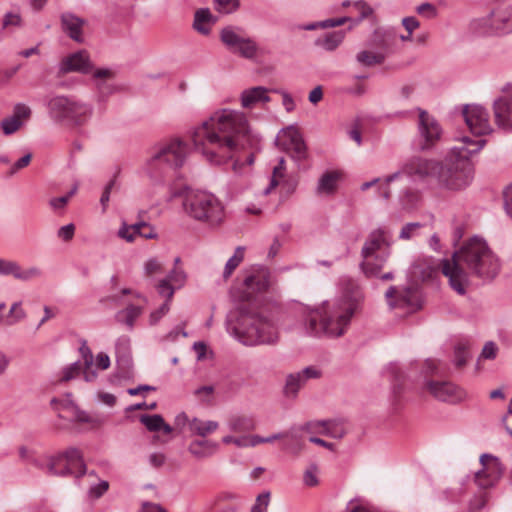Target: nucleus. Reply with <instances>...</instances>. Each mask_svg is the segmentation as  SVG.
<instances>
[{
  "label": "nucleus",
  "instance_id": "obj_1",
  "mask_svg": "<svg viewBox=\"0 0 512 512\" xmlns=\"http://www.w3.org/2000/svg\"><path fill=\"white\" fill-rule=\"evenodd\" d=\"M486 144L484 139L477 141L469 137L461 139V145L453 147L443 162L413 156L407 159L396 172L386 176L378 187L379 195L385 200L391 196L390 184L403 176L413 180L433 177L438 184L450 190H460L473 179V164L470 156L478 153Z\"/></svg>",
  "mask_w": 512,
  "mask_h": 512
},
{
  "label": "nucleus",
  "instance_id": "obj_2",
  "mask_svg": "<svg viewBox=\"0 0 512 512\" xmlns=\"http://www.w3.org/2000/svg\"><path fill=\"white\" fill-rule=\"evenodd\" d=\"M190 138L195 151L215 165L228 162L252 143L246 116L232 109L215 111L191 131Z\"/></svg>",
  "mask_w": 512,
  "mask_h": 512
},
{
  "label": "nucleus",
  "instance_id": "obj_3",
  "mask_svg": "<svg viewBox=\"0 0 512 512\" xmlns=\"http://www.w3.org/2000/svg\"><path fill=\"white\" fill-rule=\"evenodd\" d=\"M499 258L487 243L478 237L471 238L452 259L442 261V273L449 279L450 286L458 294L464 295L468 285V270L482 279H493L500 271Z\"/></svg>",
  "mask_w": 512,
  "mask_h": 512
},
{
  "label": "nucleus",
  "instance_id": "obj_4",
  "mask_svg": "<svg viewBox=\"0 0 512 512\" xmlns=\"http://www.w3.org/2000/svg\"><path fill=\"white\" fill-rule=\"evenodd\" d=\"M357 307L355 296L344 295L316 308L305 309L301 320L303 330L310 336L339 338L346 333Z\"/></svg>",
  "mask_w": 512,
  "mask_h": 512
},
{
  "label": "nucleus",
  "instance_id": "obj_5",
  "mask_svg": "<svg viewBox=\"0 0 512 512\" xmlns=\"http://www.w3.org/2000/svg\"><path fill=\"white\" fill-rule=\"evenodd\" d=\"M228 330L247 346L273 345L279 340L275 320L265 311L250 305H241L235 317L228 321Z\"/></svg>",
  "mask_w": 512,
  "mask_h": 512
},
{
  "label": "nucleus",
  "instance_id": "obj_6",
  "mask_svg": "<svg viewBox=\"0 0 512 512\" xmlns=\"http://www.w3.org/2000/svg\"><path fill=\"white\" fill-rule=\"evenodd\" d=\"M392 233L387 228L372 230L361 249L360 269L366 277H377L391 255Z\"/></svg>",
  "mask_w": 512,
  "mask_h": 512
},
{
  "label": "nucleus",
  "instance_id": "obj_7",
  "mask_svg": "<svg viewBox=\"0 0 512 512\" xmlns=\"http://www.w3.org/2000/svg\"><path fill=\"white\" fill-rule=\"evenodd\" d=\"M183 209L190 218L211 227L219 226L225 218L224 205L207 191L188 192L183 201Z\"/></svg>",
  "mask_w": 512,
  "mask_h": 512
},
{
  "label": "nucleus",
  "instance_id": "obj_8",
  "mask_svg": "<svg viewBox=\"0 0 512 512\" xmlns=\"http://www.w3.org/2000/svg\"><path fill=\"white\" fill-rule=\"evenodd\" d=\"M273 285L270 269L263 265H252L241 271L233 286V297L240 302L256 301Z\"/></svg>",
  "mask_w": 512,
  "mask_h": 512
},
{
  "label": "nucleus",
  "instance_id": "obj_9",
  "mask_svg": "<svg viewBox=\"0 0 512 512\" xmlns=\"http://www.w3.org/2000/svg\"><path fill=\"white\" fill-rule=\"evenodd\" d=\"M47 108L50 118L55 122L73 127L87 123L93 113L91 105L63 95L52 97L47 103Z\"/></svg>",
  "mask_w": 512,
  "mask_h": 512
},
{
  "label": "nucleus",
  "instance_id": "obj_10",
  "mask_svg": "<svg viewBox=\"0 0 512 512\" xmlns=\"http://www.w3.org/2000/svg\"><path fill=\"white\" fill-rule=\"evenodd\" d=\"M469 30L476 36L512 34V6H496L489 14L473 19L469 24Z\"/></svg>",
  "mask_w": 512,
  "mask_h": 512
},
{
  "label": "nucleus",
  "instance_id": "obj_11",
  "mask_svg": "<svg viewBox=\"0 0 512 512\" xmlns=\"http://www.w3.org/2000/svg\"><path fill=\"white\" fill-rule=\"evenodd\" d=\"M188 147L180 138H173L155 145L147 160L150 172L159 168L175 170L180 168L186 159Z\"/></svg>",
  "mask_w": 512,
  "mask_h": 512
},
{
  "label": "nucleus",
  "instance_id": "obj_12",
  "mask_svg": "<svg viewBox=\"0 0 512 512\" xmlns=\"http://www.w3.org/2000/svg\"><path fill=\"white\" fill-rule=\"evenodd\" d=\"M46 471L55 476L72 475L80 478L87 474L89 477H96L94 471L86 472L83 455L77 448H69L65 452L50 456L47 459Z\"/></svg>",
  "mask_w": 512,
  "mask_h": 512
},
{
  "label": "nucleus",
  "instance_id": "obj_13",
  "mask_svg": "<svg viewBox=\"0 0 512 512\" xmlns=\"http://www.w3.org/2000/svg\"><path fill=\"white\" fill-rule=\"evenodd\" d=\"M219 36L223 45L231 53L248 60L257 57L259 51L257 42L246 36L240 27L226 26L221 29Z\"/></svg>",
  "mask_w": 512,
  "mask_h": 512
},
{
  "label": "nucleus",
  "instance_id": "obj_14",
  "mask_svg": "<svg viewBox=\"0 0 512 512\" xmlns=\"http://www.w3.org/2000/svg\"><path fill=\"white\" fill-rule=\"evenodd\" d=\"M418 111L416 144L420 151H427L440 141L443 130L434 116L422 109Z\"/></svg>",
  "mask_w": 512,
  "mask_h": 512
},
{
  "label": "nucleus",
  "instance_id": "obj_15",
  "mask_svg": "<svg viewBox=\"0 0 512 512\" xmlns=\"http://www.w3.org/2000/svg\"><path fill=\"white\" fill-rule=\"evenodd\" d=\"M385 299L391 309H403L415 312L422 307L419 290L411 286H390L385 292Z\"/></svg>",
  "mask_w": 512,
  "mask_h": 512
},
{
  "label": "nucleus",
  "instance_id": "obj_16",
  "mask_svg": "<svg viewBox=\"0 0 512 512\" xmlns=\"http://www.w3.org/2000/svg\"><path fill=\"white\" fill-rule=\"evenodd\" d=\"M395 35L391 32L376 31L374 34V43L380 47L383 52H371L363 50L357 53L356 60L363 66H373L382 64L386 58L387 53L391 50V42L394 40Z\"/></svg>",
  "mask_w": 512,
  "mask_h": 512
},
{
  "label": "nucleus",
  "instance_id": "obj_17",
  "mask_svg": "<svg viewBox=\"0 0 512 512\" xmlns=\"http://www.w3.org/2000/svg\"><path fill=\"white\" fill-rule=\"evenodd\" d=\"M482 469L475 475L476 483L481 488L492 487L501 477L503 466L500 460L491 454H482L480 456Z\"/></svg>",
  "mask_w": 512,
  "mask_h": 512
},
{
  "label": "nucleus",
  "instance_id": "obj_18",
  "mask_svg": "<svg viewBox=\"0 0 512 512\" xmlns=\"http://www.w3.org/2000/svg\"><path fill=\"white\" fill-rule=\"evenodd\" d=\"M463 117L474 135L482 136L492 131L489 123V114L480 105H466L463 109Z\"/></svg>",
  "mask_w": 512,
  "mask_h": 512
},
{
  "label": "nucleus",
  "instance_id": "obj_19",
  "mask_svg": "<svg viewBox=\"0 0 512 512\" xmlns=\"http://www.w3.org/2000/svg\"><path fill=\"white\" fill-rule=\"evenodd\" d=\"M426 388L435 399L442 402L455 404L465 398V392L450 381H428Z\"/></svg>",
  "mask_w": 512,
  "mask_h": 512
},
{
  "label": "nucleus",
  "instance_id": "obj_20",
  "mask_svg": "<svg viewBox=\"0 0 512 512\" xmlns=\"http://www.w3.org/2000/svg\"><path fill=\"white\" fill-rule=\"evenodd\" d=\"M0 275L13 276L16 280L28 282L42 277L43 271L37 266L22 268L17 261L0 258Z\"/></svg>",
  "mask_w": 512,
  "mask_h": 512
},
{
  "label": "nucleus",
  "instance_id": "obj_21",
  "mask_svg": "<svg viewBox=\"0 0 512 512\" xmlns=\"http://www.w3.org/2000/svg\"><path fill=\"white\" fill-rule=\"evenodd\" d=\"M93 71V63L86 50L74 52L62 59L59 65V74L65 75L71 72L89 74Z\"/></svg>",
  "mask_w": 512,
  "mask_h": 512
},
{
  "label": "nucleus",
  "instance_id": "obj_22",
  "mask_svg": "<svg viewBox=\"0 0 512 512\" xmlns=\"http://www.w3.org/2000/svg\"><path fill=\"white\" fill-rule=\"evenodd\" d=\"M186 282V274L181 268L175 267L169 274L161 279L156 286L159 295L172 300L176 289H180Z\"/></svg>",
  "mask_w": 512,
  "mask_h": 512
},
{
  "label": "nucleus",
  "instance_id": "obj_23",
  "mask_svg": "<svg viewBox=\"0 0 512 512\" xmlns=\"http://www.w3.org/2000/svg\"><path fill=\"white\" fill-rule=\"evenodd\" d=\"M31 115V109L23 104L18 103L14 106L13 115L4 118L0 126L5 135H11L18 131L20 127L23 125V122L29 119Z\"/></svg>",
  "mask_w": 512,
  "mask_h": 512
},
{
  "label": "nucleus",
  "instance_id": "obj_24",
  "mask_svg": "<svg viewBox=\"0 0 512 512\" xmlns=\"http://www.w3.org/2000/svg\"><path fill=\"white\" fill-rule=\"evenodd\" d=\"M269 90L263 86H256L242 91L240 100L241 106L246 109L255 107L260 103L270 101Z\"/></svg>",
  "mask_w": 512,
  "mask_h": 512
},
{
  "label": "nucleus",
  "instance_id": "obj_25",
  "mask_svg": "<svg viewBox=\"0 0 512 512\" xmlns=\"http://www.w3.org/2000/svg\"><path fill=\"white\" fill-rule=\"evenodd\" d=\"M219 449V444L208 439L193 440L188 447V451L196 458L203 459L214 455Z\"/></svg>",
  "mask_w": 512,
  "mask_h": 512
},
{
  "label": "nucleus",
  "instance_id": "obj_26",
  "mask_svg": "<svg viewBox=\"0 0 512 512\" xmlns=\"http://www.w3.org/2000/svg\"><path fill=\"white\" fill-rule=\"evenodd\" d=\"M61 23L63 30L69 35V37L76 42H82V26L84 21L79 17L71 14L64 13L61 16Z\"/></svg>",
  "mask_w": 512,
  "mask_h": 512
},
{
  "label": "nucleus",
  "instance_id": "obj_27",
  "mask_svg": "<svg viewBox=\"0 0 512 512\" xmlns=\"http://www.w3.org/2000/svg\"><path fill=\"white\" fill-rule=\"evenodd\" d=\"M306 431L302 429V425L293 426L286 431V438L290 440L285 449L291 454L298 456L305 448Z\"/></svg>",
  "mask_w": 512,
  "mask_h": 512
},
{
  "label": "nucleus",
  "instance_id": "obj_28",
  "mask_svg": "<svg viewBox=\"0 0 512 512\" xmlns=\"http://www.w3.org/2000/svg\"><path fill=\"white\" fill-rule=\"evenodd\" d=\"M215 23L216 18L208 8H200L194 14L193 28L202 35L210 34Z\"/></svg>",
  "mask_w": 512,
  "mask_h": 512
},
{
  "label": "nucleus",
  "instance_id": "obj_29",
  "mask_svg": "<svg viewBox=\"0 0 512 512\" xmlns=\"http://www.w3.org/2000/svg\"><path fill=\"white\" fill-rule=\"evenodd\" d=\"M227 426L231 432L243 433L253 431L256 428V423L251 416L234 414L228 418Z\"/></svg>",
  "mask_w": 512,
  "mask_h": 512
},
{
  "label": "nucleus",
  "instance_id": "obj_30",
  "mask_svg": "<svg viewBox=\"0 0 512 512\" xmlns=\"http://www.w3.org/2000/svg\"><path fill=\"white\" fill-rule=\"evenodd\" d=\"M218 428L219 423L217 421H204L196 417L189 421L190 433L202 438L214 433Z\"/></svg>",
  "mask_w": 512,
  "mask_h": 512
},
{
  "label": "nucleus",
  "instance_id": "obj_31",
  "mask_svg": "<svg viewBox=\"0 0 512 512\" xmlns=\"http://www.w3.org/2000/svg\"><path fill=\"white\" fill-rule=\"evenodd\" d=\"M344 38V30L328 32L318 37L315 41V45L326 51H334L343 42Z\"/></svg>",
  "mask_w": 512,
  "mask_h": 512
},
{
  "label": "nucleus",
  "instance_id": "obj_32",
  "mask_svg": "<svg viewBox=\"0 0 512 512\" xmlns=\"http://www.w3.org/2000/svg\"><path fill=\"white\" fill-rule=\"evenodd\" d=\"M340 178V173L337 171H328L324 173L317 185V194L319 195H330L337 189V183Z\"/></svg>",
  "mask_w": 512,
  "mask_h": 512
},
{
  "label": "nucleus",
  "instance_id": "obj_33",
  "mask_svg": "<svg viewBox=\"0 0 512 512\" xmlns=\"http://www.w3.org/2000/svg\"><path fill=\"white\" fill-rule=\"evenodd\" d=\"M140 421L151 432L163 431L165 434L172 432V427L165 423L163 417L159 414L142 415Z\"/></svg>",
  "mask_w": 512,
  "mask_h": 512
},
{
  "label": "nucleus",
  "instance_id": "obj_34",
  "mask_svg": "<svg viewBox=\"0 0 512 512\" xmlns=\"http://www.w3.org/2000/svg\"><path fill=\"white\" fill-rule=\"evenodd\" d=\"M434 273L435 268L427 259L416 260L410 268V274L416 280L424 281L431 278Z\"/></svg>",
  "mask_w": 512,
  "mask_h": 512
},
{
  "label": "nucleus",
  "instance_id": "obj_35",
  "mask_svg": "<svg viewBox=\"0 0 512 512\" xmlns=\"http://www.w3.org/2000/svg\"><path fill=\"white\" fill-rule=\"evenodd\" d=\"M301 136L300 131L295 126H288L279 131L276 137V145L286 151Z\"/></svg>",
  "mask_w": 512,
  "mask_h": 512
},
{
  "label": "nucleus",
  "instance_id": "obj_36",
  "mask_svg": "<svg viewBox=\"0 0 512 512\" xmlns=\"http://www.w3.org/2000/svg\"><path fill=\"white\" fill-rule=\"evenodd\" d=\"M51 404H59V407H56V409L68 411L71 413L73 420L78 422L87 423L90 421L89 415L80 410L73 402H59L57 399H52Z\"/></svg>",
  "mask_w": 512,
  "mask_h": 512
},
{
  "label": "nucleus",
  "instance_id": "obj_37",
  "mask_svg": "<svg viewBox=\"0 0 512 512\" xmlns=\"http://www.w3.org/2000/svg\"><path fill=\"white\" fill-rule=\"evenodd\" d=\"M306 380L300 371L289 374L286 379L285 393L288 396H296L298 391L306 384Z\"/></svg>",
  "mask_w": 512,
  "mask_h": 512
},
{
  "label": "nucleus",
  "instance_id": "obj_38",
  "mask_svg": "<svg viewBox=\"0 0 512 512\" xmlns=\"http://www.w3.org/2000/svg\"><path fill=\"white\" fill-rule=\"evenodd\" d=\"M143 309L139 306L128 305L124 310L117 313L119 321H123L129 328H133L135 320L142 314Z\"/></svg>",
  "mask_w": 512,
  "mask_h": 512
},
{
  "label": "nucleus",
  "instance_id": "obj_39",
  "mask_svg": "<svg viewBox=\"0 0 512 512\" xmlns=\"http://www.w3.org/2000/svg\"><path fill=\"white\" fill-rule=\"evenodd\" d=\"M244 254H245V248L242 246H238L234 254L228 259L226 262L224 272H223V278L228 279L234 270L241 264V262L244 260Z\"/></svg>",
  "mask_w": 512,
  "mask_h": 512
},
{
  "label": "nucleus",
  "instance_id": "obj_40",
  "mask_svg": "<svg viewBox=\"0 0 512 512\" xmlns=\"http://www.w3.org/2000/svg\"><path fill=\"white\" fill-rule=\"evenodd\" d=\"M287 153L291 155V157L297 161L301 162L307 158V147L303 140L302 135L298 137V139L286 150Z\"/></svg>",
  "mask_w": 512,
  "mask_h": 512
},
{
  "label": "nucleus",
  "instance_id": "obj_41",
  "mask_svg": "<svg viewBox=\"0 0 512 512\" xmlns=\"http://www.w3.org/2000/svg\"><path fill=\"white\" fill-rule=\"evenodd\" d=\"M133 231L137 232V236L145 239H156L158 237L155 228L151 224L142 220L133 224Z\"/></svg>",
  "mask_w": 512,
  "mask_h": 512
},
{
  "label": "nucleus",
  "instance_id": "obj_42",
  "mask_svg": "<svg viewBox=\"0 0 512 512\" xmlns=\"http://www.w3.org/2000/svg\"><path fill=\"white\" fill-rule=\"evenodd\" d=\"M285 170V160L283 157L279 159V163L273 169V175L271 177L268 187L263 190L264 195H268L278 185V178H282Z\"/></svg>",
  "mask_w": 512,
  "mask_h": 512
},
{
  "label": "nucleus",
  "instance_id": "obj_43",
  "mask_svg": "<svg viewBox=\"0 0 512 512\" xmlns=\"http://www.w3.org/2000/svg\"><path fill=\"white\" fill-rule=\"evenodd\" d=\"M326 425L327 421H310L302 425V429H304L308 435V438L310 436H317V435H324L326 431Z\"/></svg>",
  "mask_w": 512,
  "mask_h": 512
},
{
  "label": "nucleus",
  "instance_id": "obj_44",
  "mask_svg": "<svg viewBox=\"0 0 512 512\" xmlns=\"http://www.w3.org/2000/svg\"><path fill=\"white\" fill-rule=\"evenodd\" d=\"M82 364L80 361H76L66 367L62 370V377L60 378V381L67 382L70 381L82 373Z\"/></svg>",
  "mask_w": 512,
  "mask_h": 512
},
{
  "label": "nucleus",
  "instance_id": "obj_45",
  "mask_svg": "<svg viewBox=\"0 0 512 512\" xmlns=\"http://www.w3.org/2000/svg\"><path fill=\"white\" fill-rule=\"evenodd\" d=\"M270 492L264 491L256 498L254 505L251 507V512H267L270 503Z\"/></svg>",
  "mask_w": 512,
  "mask_h": 512
},
{
  "label": "nucleus",
  "instance_id": "obj_46",
  "mask_svg": "<svg viewBox=\"0 0 512 512\" xmlns=\"http://www.w3.org/2000/svg\"><path fill=\"white\" fill-rule=\"evenodd\" d=\"M215 9L224 14L235 11L239 6V0H214Z\"/></svg>",
  "mask_w": 512,
  "mask_h": 512
},
{
  "label": "nucleus",
  "instance_id": "obj_47",
  "mask_svg": "<svg viewBox=\"0 0 512 512\" xmlns=\"http://www.w3.org/2000/svg\"><path fill=\"white\" fill-rule=\"evenodd\" d=\"M10 319L7 321L8 325H14L15 323L23 320L26 317V312L21 307V302H15L9 311Z\"/></svg>",
  "mask_w": 512,
  "mask_h": 512
},
{
  "label": "nucleus",
  "instance_id": "obj_48",
  "mask_svg": "<svg viewBox=\"0 0 512 512\" xmlns=\"http://www.w3.org/2000/svg\"><path fill=\"white\" fill-rule=\"evenodd\" d=\"M91 73L93 78L97 81L96 85L99 90L101 89L102 83L104 81L112 79L114 77L113 70L109 68H100L96 70L93 69Z\"/></svg>",
  "mask_w": 512,
  "mask_h": 512
},
{
  "label": "nucleus",
  "instance_id": "obj_49",
  "mask_svg": "<svg viewBox=\"0 0 512 512\" xmlns=\"http://www.w3.org/2000/svg\"><path fill=\"white\" fill-rule=\"evenodd\" d=\"M109 489V483L105 480H101L96 484H91L88 490L90 498L98 499Z\"/></svg>",
  "mask_w": 512,
  "mask_h": 512
},
{
  "label": "nucleus",
  "instance_id": "obj_50",
  "mask_svg": "<svg viewBox=\"0 0 512 512\" xmlns=\"http://www.w3.org/2000/svg\"><path fill=\"white\" fill-rule=\"evenodd\" d=\"M344 427L336 422L327 421L325 436L340 439L345 435Z\"/></svg>",
  "mask_w": 512,
  "mask_h": 512
},
{
  "label": "nucleus",
  "instance_id": "obj_51",
  "mask_svg": "<svg viewBox=\"0 0 512 512\" xmlns=\"http://www.w3.org/2000/svg\"><path fill=\"white\" fill-rule=\"evenodd\" d=\"M421 228V224L418 222H411L404 225L399 233L401 240H410L413 238L417 231Z\"/></svg>",
  "mask_w": 512,
  "mask_h": 512
},
{
  "label": "nucleus",
  "instance_id": "obj_52",
  "mask_svg": "<svg viewBox=\"0 0 512 512\" xmlns=\"http://www.w3.org/2000/svg\"><path fill=\"white\" fill-rule=\"evenodd\" d=\"M170 302L171 300H168L166 298L165 302L155 311H153L149 316V323L150 325H155L159 322V320L165 316L168 311L170 310Z\"/></svg>",
  "mask_w": 512,
  "mask_h": 512
},
{
  "label": "nucleus",
  "instance_id": "obj_53",
  "mask_svg": "<svg viewBox=\"0 0 512 512\" xmlns=\"http://www.w3.org/2000/svg\"><path fill=\"white\" fill-rule=\"evenodd\" d=\"M318 468L315 464L310 465L303 476V481L306 486L314 487L318 484L317 478Z\"/></svg>",
  "mask_w": 512,
  "mask_h": 512
},
{
  "label": "nucleus",
  "instance_id": "obj_54",
  "mask_svg": "<svg viewBox=\"0 0 512 512\" xmlns=\"http://www.w3.org/2000/svg\"><path fill=\"white\" fill-rule=\"evenodd\" d=\"M162 271V263L157 258H150L144 264L146 276H152Z\"/></svg>",
  "mask_w": 512,
  "mask_h": 512
},
{
  "label": "nucleus",
  "instance_id": "obj_55",
  "mask_svg": "<svg viewBox=\"0 0 512 512\" xmlns=\"http://www.w3.org/2000/svg\"><path fill=\"white\" fill-rule=\"evenodd\" d=\"M79 352H80L81 358L83 360L82 366H85L87 368H89L90 366H93L94 356H93L91 349L88 347L86 341L82 342V344L79 348Z\"/></svg>",
  "mask_w": 512,
  "mask_h": 512
},
{
  "label": "nucleus",
  "instance_id": "obj_56",
  "mask_svg": "<svg viewBox=\"0 0 512 512\" xmlns=\"http://www.w3.org/2000/svg\"><path fill=\"white\" fill-rule=\"evenodd\" d=\"M74 234H75V225L72 223L60 227L57 231V236L65 242L72 240L74 237Z\"/></svg>",
  "mask_w": 512,
  "mask_h": 512
},
{
  "label": "nucleus",
  "instance_id": "obj_57",
  "mask_svg": "<svg viewBox=\"0 0 512 512\" xmlns=\"http://www.w3.org/2000/svg\"><path fill=\"white\" fill-rule=\"evenodd\" d=\"M118 236L125 239L127 242H133L137 236V232L133 231V224L127 225L123 223L118 231Z\"/></svg>",
  "mask_w": 512,
  "mask_h": 512
},
{
  "label": "nucleus",
  "instance_id": "obj_58",
  "mask_svg": "<svg viewBox=\"0 0 512 512\" xmlns=\"http://www.w3.org/2000/svg\"><path fill=\"white\" fill-rule=\"evenodd\" d=\"M497 351V345L493 341H489L484 345L481 352V357L484 359L493 360L496 358Z\"/></svg>",
  "mask_w": 512,
  "mask_h": 512
},
{
  "label": "nucleus",
  "instance_id": "obj_59",
  "mask_svg": "<svg viewBox=\"0 0 512 512\" xmlns=\"http://www.w3.org/2000/svg\"><path fill=\"white\" fill-rule=\"evenodd\" d=\"M469 357V353L463 346H458L455 349L454 362L456 366L462 367L466 364Z\"/></svg>",
  "mask_w": 512,
  "mask_h": 512
},
{
  "label": "nucleus",
  "instance_id": "obj_60",
  "mask_svg": "<svg viewBox=\"0 0 512 512\" xmlns=\"http://www.w3.org/2000/svg\"><path fill=\"white\" fill-rule=\"evenodd\" d=\"M353 8L360 14L355 21L356 23L362 21L365 17L372 13L371 8L363 1H357L353 3Z\"/></svg>",
  "mask_w": 512,
  "mask_h": 512
},
{
  "label": "nucleus",
  "instance_id": "obj_61",
  "mask_svg": "<svg viewBox=\"0 0 512 512\" xmlns=\"http://www.w3.org/2000/svg\"><path fill=\"white\" fill-rule=\"evenodd\" d=\"M353 8L360 14L355 21L356 23L362 21L365 17L372 13L371 8L363 1H357L353 3Z\"/></svg>",
  "mask_w": 512,
  "mask_h": 512
},
{
  "label": "nucleus",
  "instance_id": "obj_62",
  "mask_svg": "<svg viewBox=\"0 0 512 512\" xmlns=\"http://www.w3.org/2000/svg\"><path fill=\"white\" fill-rule=\"evenodd\" d=\"M503 198L505 212L512 219V184L504 190Z\"/></svg>",
  "mask_w": 512,
  "mask_h": 512
},
{
  "label": "nucleus",
  "instance_id": "obj_63",
  "mask_svg": "<svg viewBox=\"0 0 512 512\" xmlns=\"http://www.w3.org/2000/svg\"><path fill=\"white\" fill-rule=\"evenodd\" d=\"M20 24H21L20 15L16 14V13L9 12V13L5 14L2 26H3V28H7L10 26L17 27V26H20Z\"/></svg>",
  "mask_w": 512,
  "mask_h": 512
},
{
  "label": "nucleus",
  "instance_id": "obj_64",
  "mask_svg": "<svg viewBox=\"0 0 512 512\" xmlns=\"http://www.w3.org/2000/svg\"><path fill=\"white\" fill-rule=\"evenodd\" d=\"M214 392V388L211 385L202 386L195 390V395L203 402H209Z\"/></svg>",
  "mask_w": 512,
  "mask_h": 512
}]
</instances>
